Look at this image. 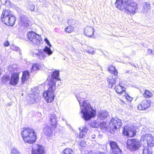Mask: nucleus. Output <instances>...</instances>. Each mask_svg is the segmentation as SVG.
<instances>
[{
  "mask_svg": "<svg viewBox=\"0 0 154 154\" xmlns=\"http://www.w3.org/2000/svg\"><path fill=\"white\" fill-rule=\"evenodd\" d=\"M79 146L82 149L85 147V143L83 142H81L79 144Z\"/></svg>",
  "mask_w": 154,
  "mask_h": 154,
  "instance_id": "38",
  "label": "nucleus"
},
{
  "mask_svg": "<svg viewBox=\"0 0 154 154\" xmlns=\"http://www.w3.org/2000/svg\"><path fill=\"white\" fill-rule=\"evenodd\" d=\"M86 133H84L81 131L79 134V137L80 138H83L85 135Z\"/></svg>",
  "mask_w": 154,
  "mask_h": 154,
  "instance_id": "37",
  "label": "nucleus"
},
{
  "mask_svg": "<svg viewBox=\"0 0 154 154\" xmlns=\"http://www.w3.org/2000/svg\"><path fill=\"white\" fill-rule=\"evenodd\" d=\"M108 71L111 73L115 76L118 75V72L116 68L113 66H109L108 68Z\"/></svg>",
  "mask_w": 154,
  "mask_h": 154,
  "instance_id": "22",
  "label": "nucleus"
},
{
  "mask_svg": "<svg viewBox=\"0 0 154 154\" xmlns=\"http://www.w3.org/2000/svg\"><path fill=\"white\" fill-rule=\"evenodd\" d=\"M14 15L12 14L11 11L8 9H4L3 10L0 16V20L3 23L8 26L9 20L11 19Z\"/></svg>",
  "mask_w": 154,
  "mask_h": 154,
  "instance_id": "8",
  "label": "nucleus"
},
{
  "mask_svg": "<svg viewBox=\"0 0 154 154\" xmlns=\"http://www.w3.org/2000/svg\"><path fill=\"white\" fill-rule=\"evenodd\" d=\"M79 103H80V102H79Z\"/></svg>",
  "mask_w": 154,
  "mask_h": 154,
  "instance_id": "48",
  "label": "nucleus"
},
{
  "mask_svg": "<svg viewBox=\"0 0 154 154\" xmlns=\"http://www.w3.org/2000/svg\"><path fill=\"white\" fill-rule=\"evenodd\" d=\"M141 140L143 142H146L147 146L150 147L154 146V137L149 134L143 135L141 137Z\"/></svg>",
  "mask_w": 154,
  "mask_h": 154,
  "instance_id": "9",
  "label": "nucleus"
},
{
  "mask_svg": "<svg viewBox=\"0 0 154 154\" xmlns=\"http://www.w3.org/2000/svg\"><path fill=\"white\" fill-rule=\"evenodd\" d=\"M126 145L127 148L131 151H135L138 149L141 146L140 141L136 138L128 139Z\"/></svg>",
  "mask_w": 154,
  "mask_h": 154,
  "instance_id": "6",
  "label": "nucleus"
},
{
  "mask_svg": "<svg viewBox=\"0 0 154 154\" xmlns=\"http://www.w3.org/2000/svg\"><path fill=\"white\" fill-rule=\"evenodd\" d=\"M142 154H152V153L148 147H145L143 149Z\"/></svg>",
  "mask_w": 154,
  "mask_h": 154,
  "instance_id": "31",
  "label": "nucleus"
},
{
  "mask_svg": "<svg viewBox=\"0 0 154 154\" xmlns=\"http://www.w3.org/2000/svg\"><path fill=\"white\" fill-rule=\"evenodd\" d=\"M43 96L47 103H51L54 100L55 96L54 93L45 91L43 94Z\"/></svg>",
  "mask_w": 154,
  "mask_h": 154,
  "instance_id": "13",
  "label": "nucleus"
},
{
  "mask_svg": "<svg viewBox=\"0 0 154 154\" xmlns=\"http://www.w3.org/2000/svg\"><path fill=\"white\" fill-rule=\"evenodd\" d=\"M49 122L50 127L46 126L43 129L45 134L48 137L51 136L53 131L57 127V117L55 114H52L51 115Z\"/></svg>",
  "mask_w": 154,
  "mask_h": 154,
  "instance_id": "4",
  "label": "nucleus"
},
{
  "mask_svg": "<svg viewBox=\"0 0 154 154\" xmlns=\"http://www.w3.org/2000/svg\"><path fill=\"white\" fill-rule=\"evenodd\" d=\"M43 50L44 52L46 53L48 55H51L53 53V52L51 51L50 47H48L47 46H45L43 49Z\"/></svg>",
  "mask_w": 154,
  "mask_h": 154,
  "instance_id": "30",
  "label": "nucleus"
},
{
  "mask_svg": "<svg viewBox=\"0 0 154 154\" xmlns=\"http://www.w3.org/2000/svg\"><path fill=\"white\" fill-rule=\"evenodd\" d=\"M146 6L148 8H149L150 7V4H149L147 3V2L145 3Z\"/></svg>",
  "mask_w": 154,
  "mask_h": 154,
  "instance_id": "44",
  "label": "nucleus"
},
{
  "mask_svg": "<svg viewBox=\"0 0 154 154\" xmlns=\"http://www.w3.org/2000/svg\"><path fill=\"white\" fill-rule=\"evenodd\" d=\"M2 81L3 83H6L8 81H10L9 76L7 75H3L2 78Z\"/></svg>",
  "mask_w": 154,
  "mask_h": 154,
  "instance_id": "33",
  "label": "nucleus"
},
{
  "mask_svg": "<svg viewBox=\"0 0 154 154\" xmlns=\"http://www.w3.org/2000/svg\"><path fill=\"white\" fill-rule=\"evenodd\" d=\"M94 29L92 27L87 26L84 29V32L85 35L89 37H91L94 34Z\"/></svg>",
  "mask_w": 154,
  "mask_h": 154,
  "instance_id": "18",
  "label": "nucleus"
},
{
  "mask_svg": "<svg viewBox=\"0 0 154 154\" xmlns=\"http://www.w3.org/2000/svg\"><path fill=\"white\" fill-rule=\"evenodd\" d=\"M122 125V121L120 119L117 118L112 119L109 123V131L111 134H114L116 130L121 128Z\"/></svg>",
  "mask_w": 154,
  "mask_h": 154,
  "instance_id": "5",
  "label": "nucleus"
},
{
  "mask_svg": "<svg viewBox=\"0 0 154 154\" xmlns=\"http://www.w3.org/2000/svg\"><path fill=\"white\" fill-rule=\"evenodd\" d=\"M99 126L101 129L105 130L106 131L108 130V124L105 122H100Z\"/></svg>",
  "mask_w": 154,
  "mask_h": 154,
  "instance_id": "25",
  "label": "nucleus"
},
{
  "mask_svg": "<svg viewBox=\"0 0 154 154\" xmlns=\"http://www.w3.org/2000/svg\"><path fill=\"white\" fill-rule=\"evenodd\" d=\"M122 133L124 136L131 138L136 135L137 131L133 127L126 125L123 127Z\"/></svg>",
  "mask_w": 154,
  "mask_h": 154,
  "instance_id": "7",
  "label": "nucleus"
},
{
  "mask_svg": "<svg viewBox=\"0 0 154 154\" xmlns=\"http://www.w3.org/2000/svg\"><path fill=\"white\" fill-rule=\"evenodd\" d=\"M23 140L26 143L33 144L36 141L37 135L35 130L32 128L25 127L21 131Z\"/></svg>",
  "mask_w": 154,
  "mask_h": 154,
  "instance_id": "2",
  "label": "nucleus"
},
{
  "mask_svg": "<svg viewBox=\"0 0 154 154\" xmlns=\"http://www.w3.org/2000/svg\"><path fill=\"white\" fill-rule=\"evenodd\" d=\"M151 105V100L144 99L138 104L137 108L139 111L144 110L149 107Z\"/></svg>",
  "mask_w": 154,
  "mask_h": 154,
  "instance_id": "11",
  "label": "nucleus"
},
{
  "mask_svg": "<svg viewBox=\"0 0 154 154\" xmlns=\"http://www.w3.org/2000/svg\"><path fill=\"white\" fill-rule=\"evenodd\" d=\"M118 76L110 75L107 79V81L109 88H111L113 85L116 84V80L118 78Z\"/></svg>",
  "mask_w": 154,
  "mask_h": 154,
  "instance_id": "17",
  "label": "nucleus"
},
{
  "mask_svg": "<svg viewBox=\"0 0 154 154\" xmlns=\"http://www.w3.org/2000/svg\"><path fill=\"white\" fill-rule=\"evenodd\" d=\"M109 145L112 151V154H118L119 152H121L122 151L118 146L116 142L111 141L109 142Z\"/></svg>",
  "mask_w": 154,
  "mask_h": 154,
  "instance_id": "15",
  "label": "nucleus"
},
{
  "mask_svg": "<svg viewBox=\"0 0 154 154\" xmlns=\"http://www.w3.org/2000/svg\"><path fill=\"white\" fill-rule=\"evenodd\" d=\"M74 31V27L71 26H69L65 29V31L68 33H71Z\"/></svg>",
  "mask_w": 154,
  "mask_h": 154,
  "instance_id": "32",
  "label": "nucleus"
},
{
  "mask_svg": "<svg viewBox=\"0 0 154 154\" xmlns=\"http://www.w3.org/2000/svg\"><path fill=\"white\" fill-rule=\"evenodd\" d=\"M80 107H83L81 108L80 112L83 114L82 118L85 120H89L96 116V110L85 101L83 102L82 104Z\"/></svg>",
  "mask_w": 154,
  "mask_h": 154,
  "instance_id": "3",
  "label": "nucleus"
},
{
  "mask_svg": "<svg viewBox=\"0 0 154 154\" xmlns=\"http://www.w3.org/2000/svg\"><path fill=\"white\" fill-rule=\"evenodd\" d=\"M98 117L100 120H103L107 118V115L106 113L104 112H101L99 113Z\"/></svg>",
  "mask_w": 154,
  "mask_h": 154,
  "instance_id": "28",
  "label": "nucleus"
},
{
  "mask_svg": "<svg viewBox=\"0 0 154 154\" xmlns=\"http://www.w3.org/2000/svg\"><path fill=\"white\" fill-rule=\"evenodd\" d=\"M41 67L40 65L37 63H34L32 64V67L30 69L31 72H32L39 69Z\"/></svg>",
  "mask_w": 154,
  "mask_h": 154,
  "instance_id": "23",
  "label": "nucleus"
},
{
  "mask_svg": "<svg viewBox=\"0 0 154 154\" xmlns=\"http://www.w3.org/2000/svg\"><path fill=\"white\" fill-rule=\"evenodd\" d=\"M29 77V72L28 70H25L23 72V74L21 77V82L24 84L27 80Z\"/></svg>",
  "mask_w": 154,
  "mask_h": 154,
  "instance_id": "20",
  "label": "nucleus"
},
{
  "mask_svg": "<svg viewBox=\"0 0 154 154\" xmlns=\"http://www.w3.org/2000/svg\"><path fill=\"white\" fill-rule=\"evenodd\" d=\"M34 6L33 5H31L30 7V9L31 11H34Z\"/></svg>",
  "mask_w": 154,
  "mask_h": 154,
  "instance_id": "42",
  "label": "nucleus"
},
{
  "mask_svg": "<svg viewBox=\"0 0 154 154\" xmlns=\"http://www.w3.org/2000/svg\"><path fill=\"white\" fill-rule=\"evenodd\" d=\"M148 51L149 53L150 54L152 53V50L151 49H148Z\"/></svg>",
  "mask_w": 154,
  "mask_h": 154,
  "instance_id": "45",
  "label": "nucleus"
},
{
  "mask_svg": "<svg viewBox=\"0 0 154 154\" xmlns=\"http://www.w3.org/2000/svg\"><path fill=\"white\" fill-rule=\"evenodd\" d=\"M125 93V94H124V96L125 97L126 99L128 101L131 102L133 98L129 96L127 93H126V92Z\"/></svg>",
  "mask_w": 154,
  "mask_h": 154,
  "instance_id": "34",
  "label": "nucleus"
},
{
  "mask_svg": "<svg viewBox=\"0 0 154 154\" xmlns=\"http://www.w3.org/2000/svg\"><path fill=\"white\" fill-rule=\"evenodd\" d=\"M45 41L46 42L47 45L49 46V47H51L52 46L50 44L49 41L48 39L47 38H45Z\"/></svg>",
  "mask_w": 154,
  "mask_h": 154,
  "instance_id": "39",
  "label": "nucleus"
},
{
  "mask_svg": "<svg viewBox=\"0 0 154 154\" xmlns=\"http://www.w3.org/2000/svg\"><path fill=\"white\" fill-rule=\"evenodd\" d=\"M16 20V17L14 16L11 19L9 20V22L8 26H13L15 24Z\"/></svg>",
  "mask_w": 154,
  "mask_h": 154,
  "instance_id": "29",
  "label": "nucleus"
},
{
  "mask_svg": "<svg viewBox=\"0 0 154 154\" xmlns=\"http://www.w3.org/2000/svg\"><path fill=\"white\" fill-rule=\"evenodd\" d=\"M48 82V89L45 91L54 93V91L56 88V82L52 79H50Z\"/></svg>",
  "mask_w": 154,
  "mask_h": 154,
  "instance_id": "16",
  "label": "nucleus"
},
{
  "mask_svg": "<svg viewBox=\"0 0 154 154\" xmlns=\"http://www.w3.org/2000/svg\"><path fill=\"white\" fill-rule=\"evenodd\" d=\"M27 38L29 40L35 44L39 42L41 39V35L33 32H28L27 34Z\"/></svg>",
  "mask_w": 154,
  "mask_h": 154,
  "instance_id": "10",
  "label": "nucleus"
},
{
  "mask_svg": "<svg viewBox=\"0 0 154 154\" xmlns=\"http://www.w3.org/2000/svg\"><path fill=\"white\" fill-rule=\"evenodd\" d=\"M114 89L117 93L120 95L125 93L126 92V88L122 85L120 83L116 85Z\"/></svg>",
  "mask_w": 154,
  "mask_h": 154,
  "instance_id": "19",
  "label": "nucleus"
},
{
  "mask_svg": "<svg viewBox=\"0 0 154 154\" xmlns=\"http://www.w3.org/2000/svg\"><path fill=\"white\" fill-rule=\"evenodd\" d=\"M9 45L10 43L8 41H6L4 42V45L5 47H7Z\"/></svg>",
  "mask_w": 154,
  "mask_h": 154,
  "instance_id": "41",
  "label": "nucleus"
},
{
  "mask_svg": "<svg viewBox=\"0 0 154 154\" xmlns=\"http://www.w3.org/2000/svg\"><path fill=\"white\" fill-rule=\"evenodd\" d=\"M20 73L18 72H14L11 75L9 84L13 86L16 85L19 80Z\"/></svg>",
  "mask_w": 154,
  "mask_h": 154,
  "instance_id": "12",
  "label": "nucleus"
},
{
  "mask_svg": "<svg viewBox=\"0 0 154 154\" xmlns=\"http://www.w3.org/2000/svg\"><path fill=\"white\" fill-rule=\"evenodd\" d=\"M11 154H20L19 152L15 148H13L11 150Z\"/></svg>",
  "mask_w": 154,
  "mask_h": 154,
  "instance_id": "36",
  "label": "nucleus"
},
{
  "mask_svg": "<svg viewBox=\"0 0 154 154\" xmlns=\"http://www.w3.org/2000/svg\"><path fill=\"white\" fill-rule=\"evenodd\" d=\"M92 138H93V139H94V138H95V137H92Z\"/></svg>",
  "mask_w": 154,
  "mask_h": 154,
  "instance_id": "46",
  "label": "nucleus"
},
{
  "mask_svg": "<svg viewBox=\"0 0 154 154\" xmlns=\"http://www.w3.org/2000/svg\"><path fill=\"white\" fill-rule=\"evenodd\" d=\"M62 154H73V152L71 149L66 148L63 150Z\"/></svg>",
  "mask_w": 154,
  "mask_h": 154,
  "instance_id": "27",
  "label": "nucleus"
},
{
  "mask_svg": "<svg viewBox=\"0 0 154 154\" xmlns=\"http://www.w3.org/2000/svg\"><path fill=\"white\" fill-rule=\"evenodd\" d=\"M40 97V95L39 94L36 93L35 94H31V95L30 96V100L34 101L35 102L36 101V99Z\"/></svg>",
  "mask_w": 154,
  "mask_h": 154,
  "instance_id": "26",
  "label": "nucleus"
},
{
  "mask_svg": "<svg viewBox=\"0 0 154 154\" xmlns=\"http://www.w3.org/2000/svg\"><path fill=\"white\" fill-rule=\"evenodd\" d=\"M88 131V129L86 127H83L81 131L82 132L85 133H87V132Z\"/></svg>",
  "mask_w": 154,
  "mask_h": 154,
  "instance_id": "40",
  "label": "nucleus"
},
{
  "mask_svg": "<svg viewBox=\"0 0 154 154\" xmlns=\"http://www.w3.org/2000/svg\"><path fill=\"white\" fill-rule=\"evenodd\" d=\"M115 4L118 9L130 15L134 14L137 8L136 3L130 0H116Z\"/></svg>",
  "mask_w": 154,
  "mask_h": 154,
  "instance_id": "1",
  "label": "nucleus"
},
{
  "mask_svg": "<svg viewBox=\"0 0 154 154\" xmlns=\"http://www.w3.org/2000/svg\"><path fill=\"white\" fill-rule=\"evenodd\" d=\"M143 95L145 98H149L152 97L153 94L150 91L146 89L144 90Z\"/></svg>",
  "mask_w": 154,
  "mask_h": 154,
  "instance_id": "21",
  "label": "nucleus"
},
{
  "mask_svg": "<svg viewBox=\"0 0 154 154\" xmlns=\"http://www.w3.org/2000/svg\"><path fill=\"white\" fill-rule=\"evenodd\" d=\"M95 136V135H94V136H93V137H94Z\"/></svg>",
  "mask_w": 154,
  "mask_h": 154,
  "instance_id": "47",
  "label": "nucleus"
},
{
  "mask_svg": "<svg viewBox=\"0 0 154 154\" xmlns=\"http://www.w3.org/2000/svg\"><path fill=\"white\" fill-rule=\"evenodd\" d=\"M37 55L39 56L40 58L41 59H44L46 57V55L44 54L42 51L39 52V53L36 54Z\"/></svg>",
  "mask_w": 154,
  "mask_h": 154,
  "instance_id": "35",
  "label": "nucleus"
},
{
  "mask_svg": "<svg viewBox=\"0 0 154 154\" xmlns=\"http://www.w3.org/2000/svg\"><path fill=\"white\" fill-rule=\"evenodd\" d=\"M59 70H55L51 74V77L52 78L60 80L59 78Z\"/></svg>",
  "mask_w": 154,
  "mask_h": 154,
  "instance_id": "24",
  "label": "nucleus"
},
{
  "mask_svg": "<svg viewBox=\"0 0 154 154\" xmlns=\"http://www.w3.org/2000/svg\"><path fill=\"white\" fill-rule=\"evenodd\" d=\"M7 0H1V3L3 4H5L7 2Z\"/></svg>",
  "mask_w": 154,
  "mask_h": 154,
  "instance_id": "43",
  "label": "nucleus"
},
{
  "mask_svg": "<svg viewBox=\"0 0 154 154\" xmlns=\"http://www.w3.org/2000/svg\"><path fill=\"white\" fill-rule=\"evenodd\" d=\"M45 149L42 145L36 144L35 147L32 148L31 150V154H45Z\"/></svg>",
  "mask_w": 154,
  "mask_h": 154,
  "instance_id": "14",
  "label": "nucleus"
}]
</instances>
